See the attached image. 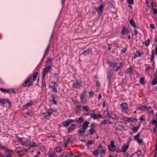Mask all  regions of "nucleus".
Segmentation results:
<instances>
[{
    "label": "nucleus",
    "instance_id": "obj_1",
    "mask_svg": "<svg viewBox=\"0 0 157 157\" xmlns=\"http://www.w3.org/2000/svg\"><path fill=\"white\" fill-rule=\"evenodd\" d=\"M17 139L23 145H28L30 147H35L36 146V144L33 142H30L27 140L26 139L21 138L19 137H17Z\"/></svg>",
    "mask_w": 157,
    "mask_h": 157
},
{
    "label": "nucleus",
    "instance_id": "obj_12",
    "mask_svg": "<svg viewBox=\"0 0 157 157\" xmlns=\"http://www.w3.org/2000/svg\"><path fill=\"white\" fill-rule=\"evenodd\" d=\"M86 130L82 128L79 129L78 131V133L79 135L82 136H83Z\"/></svg>",
    "mask_w": 157,
    "mask_h": 157
},
{
    "label": "nucleus",
    "instance_id": "obj_22",
    "mask_svg": "<svg viewBox=\"0 0 157 157\" xmlns=\"http://www.w3.org/2000/svg\"><path fill=\"white\" fill-rule=\"evenodd\" d=\"M75 125L74 124H72L71 126L68 128L67 129V130L68 132H70L73 130L75 128Z\"/></svg>",
    "mask_w": 157,
    "mask_h": 157
},
{
    "label": "nucleus",
    "instance_id": "obj_43",
    "mask_svg": "<svg viewBox=\"0 0 157 157\" xmlns=\"http://www.w3.org/2000/svg\"><path fill=\"white\" fill-rule=\"evenodd\" d=\"M145 79L144 78H140V82L141 84H144V83Z\"/></svg>",
    "mask_w": 157,
    "mask_h": 157
},
{
    "label": "nucleus",
    "instance_id": "obj_40",
    "mask_svg": "<svg viewBox=\"0 0 157 157\" xmlns=\"http://www.w3.org/2000/svg\"><path fill=\"white\" fill-rule=\"evenodd\" d=\"M15 91L13 89H9L7 90V92L10 93H14Z\"/></svg>",
    "mask_w": 157,
    "mask_h": 157
},
{
    "label": "nucleus",
    "instance_id": "obj_19",
    "mask_svg": "<svg viewBox=\"0 0 157 157\" xmlns=\"http://www.w3.org/2000/svg\"><path fill=\"white\" fill-rule=\"evenodd\" d=\"M103 6L102 5H101L99 6L98 8V13L99 14L101 15L103 9Z\"/></svg>",
    "mask_w": 157,
    "mask_h": 157
},
{
    "label": "nucleus",
    "instance_id": "obj_11",
    "mask_svg": "<svg viewBox=\"0 0 157 157\" xmlns=\"http://www.w3.org/2000/svg\"><path fill=\"white\" fill-rule=\"evenodd\" d=\"M109 118H112L113 120L118 121L119 119V117L117 116V115L113 114L111 115H109Z\"/></svg>",
    "mask_w": 157,
    "mask_h": 157
},
{
    "label": "nucleus",
    "instance_id": "obj_29",
    "mask_svg": "<svg viewBox=\"0 0 157 157\" xmlns=\"http://www.w3.org/2000/svg\"><path fill=\"white\" fill-rule=\"evenodd\" d=\"M123 120L125 122H130V118L128 117H125L123 118Z\"/></svg>",
    "mask_w": 157,
    "mask_h": 157
},
{
    "label": "nucleus",
    "instance_id": "obj_41",
    "mask_svg": "<svg viewBox=\"0 0 157 157\" xmlns=\"http://www.w3.org/2000/svg\"><path fill=\"white\" fill-rule=\"evenodd\" d=\"M152 124L155 126V128L157 126V121L153 120L152 121Z\"/></svg>",
    "mask_w": 157,
    "mask_h": 157
},
{
    "label": "nucleus",
    "instance_id": "obj_34",
    "mask_svg": "<svg viewBox=\"0 0 157 157\" xmlns=\"http://www.w3.org/2000/svg\"><path fill=\"white\" fill-rule=\"evenodd\" d=\"M37 75H38V73L37 72H36L35 73H34L33 75V81H35L36 80V77H37Z\"/></svg>",
    "mask_w": 157,
    "mask_h": 157
},
{
    "label": "nucleus",
    "instance_id": "obj_56",
    "mask_svg": "<svg viewBox=\"0 0 157 157\" xmlns=\"http://www.w3.org/2000/svg\"><path fill=\"white\" fill-rule=\"evenodd\" d=\"M52 60V59L51 58H48V59L47 60V63L48 64V63H50L51 61Z\"/></svg>",
    "mask_w": 157,
    "mask_h": 157
},
{
    "label": "nucleus",
    "instance_id": "obj_26",
    "mask_svg": "<svg viewBox=\"0 0 157 157\" xmlns=\"http://www.w3.org/2000/svg\"><path fill=\"white\" fill-rule=\"evenodd\" d=\"M99 147H98V148L95 150L93 152V154L95 155H97L100 153V149H99Z\"/></svg>",
    "mask_w": 157,
    "mask_h": 157
},
{
    "label": "nucleus",
    "instance_id": "obj_18",
    "mask_svg": "<svg viewBox=\"0 0 157 157\" xmlns=\"http://www.w3.org/2000/svg\"><path fill=\"white\" fill-rule=\"evenodd\" d=\"M121 34H122L125 35L126 34H127L128 33V30L125 27H123V29L121 31Z\"/></svg>",
    "mask_w": 157,
    "mask_h": 157
},
{
    "label": "nucleus",
    "instance_id": "obj_42",
    "mask_svg": "<svg viewBox=\"0 0 157 157\" xmlns=\"http://www.w3.org/2000/svg\"><path fill=\"white\" fill-rule=\"evenodd\" d=\"M70 155L69 154L66 153H64L61 157H70Z\"/></svg>",
    "mask_w": 157,
    "mask_h": 157
},
{
    "label": "nucleus",
    "instance_id": "obj_46",
    "mask_svg": "<svg viewBox=\"0 0 157 157\" xmlns=\"http://www.w3.org/2000/svg\"><path fill=\"white\" fill-rule=\"evenodd\" d=\"M107 77L109 79V81L110 80L111 74L110 72H108L107 73Z\"/></svg>",
    "mask_w": 157,
    "mask_h": 157
},
{
    "label": "nucleus",
    "instance_id": "obj_39",
    "mask_svg": "<svg viewBox=\"0 0 157 157\" xmlns=\"http://www.w3.org/2000/svg\"><path fill=\"white\" fill-rule=\"evenodd\" d=\"M140 133H138L136 135L134 136V139L136 140L137 141L138 139H139Z\"/></svg>",
    "mask_w": 157,
    "mask_h": 157
},
{
    "label": "nucleus",
    "instance_id": "obj_20",
    "mask_svg": "<svg viewBox=\"0 0 157 157\" xmlns=\"http://www.w3.org/2000/svg\"><path fill=\"white\" fill-rule=\"evenodd\" d=\"M155 53L154 50H152L151 51V61L153 62L154 61L155 57Z\"/></svg>",
    "mask_w": 157,
    "mask_h": 157
},
{
    "label": "nucleus",
    "instance_id": "obj_31",
    "mask_svg": "<svg viewBox=\"0 0 157 157\" xmlns=\"http://www.w3.org/2000/svg\"><path fill=\"white\" fill-rule=\"evenodd\" d=\"M8 101V100L6 99H0V102L2 105H4L6 102H7Z\"/></svg>",
    "mask_w": 157,
    "mask_h": 157
},
{
    "label": "nucleus",
    "instance_id": "obj_27",
    "mask_svg": "<svg viewBox=\"0 0 157 157\" xmlns=\"http://www.w3.org/2000/svg\"><path fill=\"white\" fill-rule=\"evenodd\" d=\"M141 155V153L140 152H138L133 154L132 156L131 157H140Z\"/></svg>",
    "mask_w": 157,
    "mask_h": 157
},
{
    "label": "nucleus",
    "instance_id": "obj_53",
    "mask_svg": "<svg viewBox=\"0 0 157 157\" xmlns=\"http://www.w3.org/2000/svg\"><path fill=\"white\" fill-rule=\"evenodd\" d=\"M130 121L133 122H136L137 120V119L135 118H130Z\"/></svg>",
    "mask_w": 157,
    "mask_h": 157
},
{
    "label": "nucleus",
    "instance_id": "obj_51",
    "mask_svg": "<svg viewBox=\"0 0 157 157\" xmlns=\"http://www.w3.org/2000/svg\"><path fill=\"white\" fill-rule=\"evenodd\" d=\"M140 109L141 110H143L144 109H147V107L145 106H143L140 107Z\"/></svg>",
    "mask_w": 157,
    "mask_h": 157
},
{
    "label": "nucleus",
    "instance_id": "obj_10",
    "mask_svg": "<svg viewBox=\"0 0 157 157\" xmlns=\"http://www.w3.org/2000/svg\"><path fill=\"white\" fill-rule=\"evenodd\" d=\"M90 117L94 119H97L101 117V115L99 114H90Z\"/></svg>",
    "mask_w": 157,
    "mask_h": 157
},
{
    "label": "nucleus",
    "instance_id": "obj_32",
    "mask_svg": "<svg viewBox=\"0 0 157 157\" xmlns=\"http://www.w3.org/2000/svg\"><path fill=\"white\" fill-rule=\"evenodd\" d=\"M128 146L126 145L123 146L122 148V151L123 152H125L128 148Z\"/></svg>",
    "mask_w": 157,
    "mask_h": 157
},
{
    "label": "nucleus",
    "instance_id": "obj_64",
    "mask_svg": "<svg viewBox=\"0 0 157 157\" xmlns=\"http://www.w3.org/2000/svg\"><path fill=\"white\" fill-rule=\"evenodd\" d=\"M150 26L151 29H153L154 28V26L153 24H151Z\"/></svg>",
    "mask_w": 157,
    "mask_h": 157
},
{
    "label": "nucleus",
    "instance_id": "obj_50",
    "mask_svg": "<svg viewBox=\"0 0 157 157\" xmlns=\"http://www.w3.org/2000/svg\"><path fill=\"white\" fill-rule=\"evenodd\" d=\"M122 67H123V66H122V65L121 64V63H119V65L117 67V68L116 69V71H117V70H119L120 68H122Z\"/></svg>",
    "mask_w": 157,
    "mask_h": 157
},
{
    "label": "nucleus",
    "instance_id": "obj_9",
    "mask_svg": "<svg viewBox=\"0 0 157 157\" xmlns=\"http://www.w3.org/2000/svg\"><path fill=\"white\" fill-rule=\"evenodd\" d=\"M51 67L50 66L47 67L46 68L44 69L42 71V77L43 78L44 77L45 74L47 72L49 71H50Z\"/></svg>",
    "mask_w": 157,
    "mask_h": 157
},
{
    "label": "nucleus",
    "instance_id": "obj_6",
    "mask_svg": "<svg viewBox=\"0 0 157 157\" xmlns=\"http://www.w3.org/2000/svg\"><path fill=\"white\" fill-rule=\"evenodd\" d=\"M75 121V120L68 119L63 122L62 124L65 127H67L69 124L72 123Z\"/></svg>",
    "mask_w": 157,
    "mask_h": 157
},
{
    "label": "nucleus",
    "instance_id": "obj_24",
    "mask_svg": "<svg viewBox=\"0 0 157 157\" xmlns=\"http://www.w3.org/2000/svg\"><path fill=\"white\" fill-rule=\"evenodd\" d=\"M152 84L153 85H156L157 84V75H155V77L154 80L152 82Z\"/></svg>",
    "mask_w": 157,
    "mask_h": 157
},
{
    "label": "nucleus",
    "instance_id": "obj_37",
    "mask_svg": "<svg viewBox=\"0 0 157 157\" xmlns=\"http://www.w3.org/2000/svg\"><path fill=\"white\" fill-rule=\"evenodd\" d=\"M139 128H140V127H136L135 126H134V127H133V128H132V130L133 132H136L138 131Z\"/></svg>",
    "mask_w": 157,
    "mask_h": 157
},
{
    "label": "nucleus",
    "instance_id": "obj_25",
    "mask_svg": "<svg viewBox=\"0 0 157 157\" xmlns=\"http://www.w3.org/2000/svg\"><path fill=\"white\" fill-rule=\"evenodd\" d=\"M129 22H130V25L132 26L134 28L136 27V23L133 19H130V20L129 21Z\"/></svg>",
    "mask_w": 157,
    "mask_h": 157
},
{
    "label": "nucleus",
    "instance_id": "obj_17",
    "mask_svg": "<svg viewBox=\"0 0 157 157\" xmlns=\"http://www.w3.org/2000/svg\"><path fill=\"white\" fill-rule=\"evenodd\" d=\"M116 129L118 130L123 131L124 130V126L122 125H117L116 128Z\"/></svg>",
    "mask_w": 157,
    "mask_h": 157
},
{
    "label": "nucleus",
    "instance_id": "obj_47",
    "mask_svg": "<svg viewBox=\"0 0 157 157\" xmlns=\"http://www.w3.org/2000/svg\"><path fill=\"white\" fill-rule=\"evenodd\" d=\"M150 39H148L146 41H145V44L147 46H148L150 44Z\"/></svg>",
    "mask_w": 157,
    "mask_h": 157
},
{
    "label": "nucleus",
    "instance_id": "obj_38",
    "mask_svg": "<svg viewBox=\"0 0 157 157\" xmlns=\"http://www.w3.org/2000/svg\"><path fill=\"white\" fill-rule=\"evenodd\" d=\"M147 113L149 115H151L153 114L154 113V110H151L150 111L149 110H147Z\"/></svg>",
    "mask_w": 157,
    "mask_h": 157
},
{
    "label": "nucleus",
    "instance_id": "obj_16",
    "mask_svg": "<svg viewBox=\"0 0 157 157\" xmlns=\"http://www.w3.org/2000/svg\"><path fill=\"white\" fill-rule=\"evenodd\" d=\"M81 85V82H76L74 83L73 85V86L75 88H78L80 87Z\"/></svg>",
    "mask_w": 157,
    "mask_h": 157
},
{
    "label": "nucleus",
    "instance_id": "obj_33",
    "mask_svg": "<svg viewBox=\"0 0 157 157\" xmlns=\"http://www.w3.org/2000/svg\"><path fill=\"white\" fill-rule=\"evenodd\" d=\"M75 120L78 123H81L83 121L84 119L82 117H80L78 120H77V119H76Z\"/></svg>",
    "mask_w": 157,
    "mask_h": 157
},
{
    "label": "nucleus",
    "instance_id": "obj_8",
    "mask_svg": "<svg viewBox=\"0 0 157 157\" xmlns=\"http://www.w3.org/2000/svg\"><path fill=\"white\" fill-rule=\"evenodd\" d=\"M80 98L81 99V102L82 103H85L86 102V93L84 92V93L80 95Z\"/></svg>",
    "mask_w": 157,
    "mask_h": 157
},
{
    "label": "nucleus",
    "instance_id": "obj_55",
    "mask_svg": "<svg viewBox=\"0 0 157 157\" xmlns=\"http://www.w3.org/2000/svg\"><path fill=\"white\" fill-rule=\"evenodd\" d=\"M90 127L91 128H95V126L94 124L93 123H92L91 124Z\"/></svg>",
    "mask_w": 157,
    "mask_h": 157
},
{
    "label": "nucleus",
    "instance_id": "obj_49",
    "mask_svg": "<svg viewBox=\"0 0 157 157\" xmlns=\"http://www.w3.org/2000/svg\"><path fill=\"white\" fill-rule=\"evenodd\" d=\"M56 150L57 152H60L61 151L62 149L61 147H57L56 148Z\"/></svg>",
    "mask_w": 157,
    "mask_h": 157
},
{
    "label": "nucleus",
    "instance_id": "obj_7",
    "mask_svg": "<svg viewBox=\"0 0 157 157\" xmlns=\"http://www.w3.org/2000/svg\"><path fill=\"white\" fill-rule=\"evenodd\" d=\"M110 143V144L108 147V148L110 151L113 152L116 150V147L114 145V142L113 140L111 141Z\"/></svg>",
    "mask_w": 157,
    "mask_h": 157
},
{
    "label": "nucleus",
    "instance_id": "obj_36",
    "mask_svg": "<svg viewBox=\"0 0 157 157\" xmlns=\"http://www.w3.org/2000/svg\"><path fill=\"white\" fill-rule=\"evenodd\" d=\"M99 153H100L101 155L104 156L105 155V151L104 150L101 149H100Z\"/></svg>",
    "mask_w": 157,
    "mask_h": 157
},
{
    "label": "nucleus",
    "instance_id": "obj_44",
    "mask_svg": "<svg viewBox=\"0 0 157 157\" xmlns=\"http://www.w3.org/2000/svg\"><path fill=\"white\" fill-rule=\"evenodd\" d=\"M49 157H55V152H52L49 155Z\"/></svg>",
    "mask_w": 157,
    "mask_h": 157
},
{
    "label": "nucleus",
    "instance_id": "obj_4",
    "mask_svg": "<svg viewBox=\"0 0 157 157\" xmlns=\"http://www.w3.org/2000/svg\"><path fill=\"white\" fill-rule=\"evenodd\" d=\"M57 86L56 83L55 82H51L49 84V87L51 90L53 92H57V89L56 87Z\"/></svg>",
    "mask_w": 157,
    "mask_h": 157
},
{
    "label": "nucleus",
    "instance_id": "obj_28",
    "mask_svg": "<svg viewBox=\"0 0 157 157\" xmlns=\"http://www.w3.org/2000/svg\"><path fill=\"white\" fill-rule=\"evenodd\" d=\"M143 54L142 52H140L138 51H137L135 55V58L137 57H141Z\"/></svg>",
    "mask_w": 157,
    "mask_h": 157
},
{
    "label": "nucleus",
    "instance_id": "obj_58",
    "mask_svg": "<svg viewBox=\"0 0 157 157\" xmlns=\"http://www.w3.org/2000/svg\"><path fill=\"white\" fill-rule=\"evenodd\" d=\"M128 3L130 4H133V0H128Z\"/></svg>",
    "mask_w": 157,
    "mask_h": 157
},
{
    "label": "nucleus",
    "instance_id": "obj_21",
    "mask_svg": "<svg viewBox=\"0 0 157 157\" xmlns=\"http://www.w3.org/2000/svg\"><path fill=\"white\" fill-rule=\"evenodd\" d=\"M107 123L112 124V123L108 120H105L101 122V124H105Z\"/></svg>",
    "mask_w": 157,
    "mask_h": 157
},
{
    "label": "nucleus",
    "instance_id": "obj_35",
    "mask_svg": "<svg viewBox=\"0 0 157 157\" xmlns=\"http://www.w3.org/2000/svg\"><path fill=\"white\" fill-rule=\"evenodd\" d=\"M94 143V141L88 140L87 142V146H90Z\"/></svg>",
    "mask_w": 157,
    "mask_h": 157
},
{
    "label": "nucleus",
    "instance_id": "obj_54",
    "mask_svg": "<svg viewBox=\"0 0 157 157\" xmlns=\"http://www.w3.org/2000/svg\"><path fill=\"white\" fill-rule=\"evenodd\" d=\"M17 149V151L18 152H19L20 151H22L21 148L20 147H16Z\"/></svg>",
    "mask_w": 157,
    "mask_h": 157
},
{
    "label": "nucleus",
    "instance_id": "obj_5",
    "mask_svg": "<svg viewBox=\"0 0 157 157\" xmlns=\"http://www.w3.org/2000/svg\"><path fill=\"white\" fill-rule=\"evenodd\" d=\"M121 111L122 112L127 113L128 110V105L126 103H123L121 105Z\"/></svg>",
    "mask_w": 157,
    "mask_h": 157
},
{
    "label": "nucleus",
    "instance_id": "obj_45",
    "mask_svg": "<svg viewBox=\"0 0 157 157\" xmlns=\"http://www.w3.org/2000/svg\"><path fill=\"white\" fill-rule=\"evenodd\" d=\"M103 114L105 116L107 117V116H109L108 111L107 110H105L103 113Z\"/></svg>",
    "mask_w": 157,
    "mask_h": 157
},
{
    "label": "nucleus",
    "instance_id": "obj_2",
    "mask_svg": "<svg viewBox=\"0 0 157 157\" xmlns=\"http://www.w3.org/2000/svg\"><path fill=\"white\" fill-rule=\"evenodd\" d=\"M32 76L29 77L23 83V86L24 87H29L32 86L33 84V82L32 80Z\"/></svg>",
    "mask_w": 157,
    "mask_h": 157
},
{
    "label": "nucleus",
    "instance_id": "obj_63",
    "mask_svg": "<svg viewBox=\"0 0 157 157\" xmlns=\"http://www.w3.org/2000/svg\"><path fill=\"white\" fill-rule=\"evenodd\" d=\"M128 73L129 74H131L132 73V71L131 68H129L128 70Z\"/></svg>",
    "mask_w": 157,
    "mask_h": 157
},
{
    "label": "nucleus",
    "instance_id": "obj_13",
    "mask_svg": "<svg viewBox=\"0 0 157 157\" xmlns=\"http://www.w3.org/2000/svg\"><path fill=\"white\" fill-rule=\"evenodd\" d=\"M89 123H90L88 121H85L82 124V128L86 130Z\"/></svg>",
    "mask_w": 157,
    "mask_h": 157
},
{
    "label": "nucleus",
    "instance_id": "obj_48",
    "mask_svg": "<svg viewBox=\"0 0 157 157\" xmlns=\"http://www.w3.org/2000/svg\"><path fill=\"white\" fill-rule=\"evenodd\" d=\"M44 78H43V77H42V85L43 87H45L46 86Z\"/></svg>",
    "mask_w": 157,
    "mask_h": 157
},
{
    "label": "nucleus",
    "instance_id": "obj_62",
    "mask_svg": "<svg viewBox=\"0 0 157 157\" xmlns=\"http://www.w3.org/2000/svg\"><path fill=\"white\" fill-rule=\"evenodd\" d=\"M52 101L53 103L54 104H56L57 102H56V101L54 99V98H52Z\"/></svg>",
    "mask_w": 157,
    "mask_h": 157
},
{
    "label": "nucleus",
    "instance_id": "obj_30",
    "mask_svg": "<svg viewBox=\"0 0 157 157\" xmlns=\"http://www.w3.org/2000/svg\"><path fill=\"white\" fill-rule=\"evenodd\" d=\"M89 132L90 134L92 135L95 132V128H91L89 129Z\"/></svg>",
    "mask_w": 157,
    "mask_h": 157
},
{
    "label": "nucleus",
    "instance_id": "obj_61",
    "mask_svg": "<svg viewBox=\"0 0 157 157\" xmlns=\"http://www.w3.org/2000/svg\"><path fill=\"white\" fill-rule=\"evenodd\" d=\"M153 12L155 14H157V10L156 9H153Z\"/></svg>",
    "mask_w": 157,
    "mask_h": 157
},
{
    "label": "nucleus",
    "instance_id": "obj_59",
    "mask_svg": "<svg viewBox=\"0 0 157 157\" xmlns=\"http://www.w3.org/2000/svg\"><path fill=\"white\" fill-rule=\"evenodd\" d=\"M136 141L139 144L143 142L142 139H138Z\"/></svg>",
    "mask_w": 157,
    "mask_h": 157
},
{
    "label": "nucleus",
    "instance_id": "obj_3",
    "mask_svg": "<svg viewBox=\"0 0 157 157\" xmlns=\"http://www.w3.org/2000/svg\"><path fill=\"white\" fill-rule=\"evenodd\" d=\"M55 111L53 109H48L46 112V113H42V115L44 117L48 118L51 116L52 113Z\"/></svg>",
    "mask_w": 157,
    "mask_h": 157
},
{
    "label": "nucleus",
    "instance_id": "obj_14",
    "mask_svg": "<svg viewBox=\"0 0 157 157\" xmlns=\"http://www.w3.org/2000/svg\"><path fill=\"white\" fill-rule=\"evenodd\" d=\"M11 153L12 151L9 150H6L5 152V154L7 157H12Z\"/></svg>",
    "mask_w": 157,
    "mask_h": 157
},
{
    "label": "nucleus",
    "instance_id": "obj_57",
    "mask_svg": "<svg viewBox=\"0 0 157 157\" xmlns=\"http://www.w3.org/2000/svg\"><path fill=\"white\" fill-rule=\"evenodd\" d=\"M0 90L4 92H7V90H6L2 88H0Z\"/></svg>",
    "mask_w": 157,
    "mask_h": 157
},
{
    "label": "nucleus",
    "instance_id": "obj_15",
    "mask_svg": "<svg viewBox=\"0 0 157 157\" xmlns=\"http://www.w3.org/2000/svg\"><path fill=\"white\" fill-rule=\"evenodd\" d=\"M92 49L91 48H88L87 50H85L83 52V54L85 55H87L90 53L92 51Z\"/></svg>",
    "mask_w": 157,
    "mask_h": 157
},
{
    "label": "nucleus",
    "instance_id": "obj_52",
    "mask_svg": "<svg viewBox=\"0 0 157 157\" xmlns=\"http://www.w3.org/2000/svg\"><path fill=\"white\" fill-rule=\"evenodd\" d=\"M83 109L85 111H86V112H87V111H88V110H89L88 107L86 106H85L83 107Z\"/></svg>",
    "mask_w": 157,
    "mask_h": 157
},
{
    "label": "nucleus",
    "instance_id": "obj_23",
    "mask_svg": "<svg viewBox=\"0 0 157 157\" xmlns=\"http://www.w3.org/2000/svg\"><path fill=\"white\" fill-rule=\"evenodd\" d=\"M33 102L30 101L26 103L25 105H24L22 108L23 109H26L28 106H30L32 104Z\"/></svg>",
    "mask_w": 157,
    "mask_h": 157
},
{
    "label": "nucleus",
    "instance_id": "obj_60",
    "mask_svg": "<svg viewBox=\"0 0 157 157\" xmlns=\"http://www.w3.org/2000/svg\"><path fill=\"white\" fill-rule=\"evenodd\" d=\"M151 67L150 66H148V67H146V71L148 72H149Z\"/></svg>",
    "mask_w": 157,
    "mask_h": 157
}]
</instances>
